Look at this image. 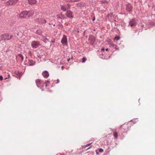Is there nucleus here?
Masks as SVG:
<instances>
[{
    "label": "nucleus",
    "instance_id": "obj_14",
    "mask_svg": "<svg viewBox=\"0 0 155 155\" xmlns=\"http://www.w3.org/2000/svg\"><path fill=\"white\" fill-rule=\"evenodd\" d=\"M126 9L127 11L128 12H131L132 10V7L130 4H127L126 5Z\"/></svg>",
    "mask_w": 155,
    "mask_h": 155
},
{
    "label": "nucleus",
    "instance_id": "obj_29",
    "mask_svg": "<svg viewBox=\"0 0 155 155\" xmlns=\"http://www.w3.org/2000/svg\"><path fill=\"white\" fill-rule=\"evenodd\" d=\"M3 78L2 76L1 75L0 76V80L2 81L3 80Z\"/></svg>",
    "mask_w": 155,
    "mask_h": 155
},
{
    "label": "nucleus",
    "instance_id": "obj_22",
    "mask_svg": "<svg viewBox=\"0 0 155 155\" xmlns=\"http://www.w3.org/2000/svg\"><path fill=\"white\" fill-rule=\"evenodd\" d=\"M86 60V59L84 57L82 58V62L83 63L85 62Z\"/></svg>",
    "mask_w": 155,
    "mask_h": 155
},
{
    "label": "nucleus",
    "instance_id": "obj_20",
    "mask_svg": "<svg viewBox=\"0 0 155 155\" xmlns=\"http://www.w3.org/2000/svg\"><path fill=\"white\" fill-rule=\"evenodd\" d=\"M113 135L115 138H117L118 136V133L117 132H113Z\"/></svg>",
    "mask_w": 155,
    "mask_h": 155
},
{
    "label": "nucleus",
    "instance_id": "obj_6",
    "mask_svg": "<svg viewBox=\"0 0 155 155\" xmlns=\"http://www.w3.org/2000/svg\"><path fill=\"white\" fill-rule=\"evenodd\" d=\"M137 24V22L134 19L130 20L129 22V25L131 27L135 26Z\"/></svg>",
    "mask_w": 155,
    "mask_h": 155
},
{
    "label": "nucleus",
    "instance_id": "obj_17",
    "mask_svg": "<svg viewBox=\"0 0 155 155\" xmlns=\"http://www.w3.org/2000/svg\"><path fill=\"white\" fill-rule=\"evenodd\" d=\"M17 59H20L21 61H22L24 59V58L22 54H19L16 57Z\"/></svg>",
    "mask_w": 155,
    "mask_h": 155
},
{
    "label": "nucleus",
    "instance_id": "obj_37",
    "mask_svg": "<svg viewBox=\"0 0 155 155\" xmlns=\"http://www.w3.org/2000/svg\"><path fill=\"white\" fill-rule=\"evenodd\" d=\"M46 83H48L49 82V81H46Z\"/></svg>",
    "mask_w": 155,
    "mask_h": 155
},
{
    "label": "nucleus",
    "instance_id": "obj_19",
    "mask_svg": "<svg viewBox=\"0 0 155 155\" xmlns=\"http://www.w3.org/2000/svg\"><path fill=\"white\" fill-rule=\"evenodd\" d=\"M42 32V31L40 29L36 31V33L38 35H41Z\"/></svg>",
    "mask_w": 155,
    "mask_h": 155
},
{
    "label": "nucleus",
    "instance_id": "obj_5",
    "mask_svg": "<svg viewBox=\"0 0 155 155\" xmlns=\"http://www.w3.org/2000/svg\"><path fill=\"white\" fill-rule=\"evenodd\" d=\"M40 45V42L38 41H33L31 43V46L33 48H36Z\"/></svg>",
    "mask_w": 155,
    "mask_h": 155
},
{
    "label": "nucleus",
    "instance_id": "obj_30",
    "mask_svg": "<svg viewBox=\"0 0 155 155\" xmlns=\"http://www.w3.org/2000/svg\"><path fill=\"white\" fill-rule=\"evenodd\" d=\"M65 1L68 2H71L72 0H65Z\"/></svg>",
    "mask_w": 155,
    "mask_h": 155
},
{
    "label": "nucleus",
    "instance_id": "obj_28",
    "mask_svg": "<svg viewBox=\"0 0 155 155\" xmlns=\"http://www.w3.org/2000/svg\"><path fill=\"white\" fill-rule=\"evenodd\" d=\"M100 152H103L104 151L103 150L102 148H100L99 150Z\"/></svg>",
    "mask_w": 155,
    "mask_h": 155
},
{
    "label": "nucleus",
    "instance_id": "obj_23",
    "mask_svg": "<svg viewBox=\"0 0 155 155\" xmlns=\"http://www.w3.org/2000/svg\"><path fill=\"white\" fill-rule=\"evenodd\" d=\"M120 38L119 36H116L114 38V40H115L117 41L120 40Z\"/></svg>",
    "mask_w": 155,
    "mask_h": 155
},
{
    "label": "nucleus",
    "instance_id": "obj_3",
    "mask_svg": "<svg viewBox=\"0 0 155 155\" xmlns=\"http://www.w3.org/2000/svg\"><path fill=\"white\" fill-rule=\"evenodd\" d=\"M13 35H12L8 34H3L2 35V38L4 40H9L11 39L13 37Z\"/></svg>",
    "mask_w": 155,
    "mask_h": 155
},
{
    "label": "nucleus",
    "instance_id": "obj_39",
    "mask_svg": "<svg viewBox=\"0 0 155 155\" xmlns=\"http://www.w3.org/2000/svg\"><path fill=\"white\" fill-rule=\"evenodd\" d=\"M91 147H89V148H88L87 149V150H88V149H90V148H91Z\"/></svg>",
    "mask_w": 155,
    "mask_h": 155
},
{
    "label": "nucleus",
    "instance_id": "obj_1",
    "mask_svg": "<svg viewBox=\"0 0 155 155\" xmlns=\"http://www.w3.org/2000/svg\"><path fill=\"white\" fill-rule=\"evenodd\" d=\"M35 20L36 22L39 24H44L46 22L45 19L43 18H42L41 16H39L38 18L36 19Z\"/></svg>",
    "mask_w": 155,
    "mask_h": 155
},
{
    "label": "nucleus",
    "instance_id": "obj_38",
    "mask_svg": "<svg viewBox=\"0 0 155 155\" xmlns=\"http://www.w3.org/2000/svg\"><path fill=\"white\" fill-rule=\"evenodd\" d=\"M106 51H108V48H107L106 49Z\"/></svg>",
    "mask_w": 155,
    "mask_h": 155
},
{
    "label": "nucleus",
    "instance_id": "obj_2",
    "mask_svg": "<svg viewBox=\"0 0 155 155\" xmlns=\"http://www.w3.org/2000/svg\"><path fill=\"white\" fill-rule=\"evenodd\" d=\"M130 125L128 124H123L120 126V128L123 129V132L124 133L127 132L130 129Z\"/></svg>",
    "mask_w": 155,
    "mask_h": 155
},
{
    "label": "nucleus",
    "instance_id": "obj_33",
    "mask_svg": "<svg viewBox=\"0 0 155 155\" xmlns=\"http://www.w3.org/2000/svg\"><path fill=\"white\" fill-rule=\"evenodd\" d=\"M57 83H59V79H57Z\"/></svg>",
    "mask_w": 155,
    "mask_h": 155
},
{
    "label": "nucleus",
    "instance_id": "obj_40",
    "mask_svg": "<svg viewBox=\"0 0 155 155\" xmlns=\"http://www.w3.org/2000/svg\"><path fill=\"white\" fill-rule=\"evenodd\" d=\"M7 78H5V80L7 79Z\"/></svg>",
    "mask_w": 155,
    "mask_h": 155
},
{
    "label": "nucleus",
    "instance_id": "obj_43",
    "mask_svg": "<svg viewBox=\"0 0 155 155\" xmlns=\"http://www.w3.org/2000/svg\"><path fill=\"white\" fill-rule=\"evenodd\" d=\"M94 18L93 19V21H94Z\"/></svg>",
    "mask_w": 155,
    "mask_h": 155
},
{
    "label": "nucleus",
    "instance_id": "obj_4",
    "mask_svg": "<svg viewBox=\"0 0 155 155\" xmlns=\"http://www.w3.org/2000/svg\"><path fill=\"white\" fill-rule=\"evenodd\" d=\"M18 2V0H9L5 2L7 6L15 5Z\"/></svg>",
    "mask_w": 155,
    "mask_h": 155
},
{
    "label": "nucleus",
    "instance_id": "obj_21",
    "mask_svg": "<svg viewBox=\"0 0 155 155\" xmlns=\"http://www.w3.org/2000/svg\"><path fill=\"white\" fill-rule=\"evenodd\" d=\"M61 9L63 11H65L66 10V8L64 6H61Z\"/></svg>",
    "mask_w": 155,
    "mask_h": 155
},
{
    "label": "nucleus",
    "instance_id": "obj_18",
    "mask_svg": "<svg viewBox=\"0 0 155 155\" xmlns=\"http://www.w3.org/2000/svg\"><path fill=\"white\" fill-rule=\"evenodd\" d=\"M28 3L30 5L34 4L37 3L36 0H28Z\"/></svg>",
    "mask_w": 155,
    "mask_h": 155
},
{
    "label": "nucleus",
    "instance_id": "obj_13",
    "mask_svg": "<svg viewBox=\"0 0 155 155\" xmlns=\"http://www.w3.org/2000/svg\"><path fill=\"white\" fill-rule=\"evenodd\" d=\"M61 42L64 45H66L67 44V38L65 35H64L63 38L61 41Z\"/></svg>",
    "mask_w": 155,
    "mask_h": 155
},
{
    "label": "nucleus",
    "instance_id": "obj_8",
    "mask_svg": "<svg viewBox=\"0 0 155 155\" xmlns=\"http://www.w3.org/2000/svg\"><path fill=\"white\" fill-rule=\"evenodd\" d=\"M19 16L21 18H26L27 17L26 11H23L21 13Z\"/></svg>",
    "mask_w": 155,
    "mask_h": 155
},
{
    "label": "nucleus",
    "instance_id": "obj_25",
    "mask_svg": "<svg viewBox=\"0 0 155 155\" xmlns=\"http://www.w3.org/2000/svg\"><path fill=\"white\" fill-rule=\"evenodd\" d=\"M43 40H44V41H45V42L47 40V39L46 37L45 36H43Z\"/></svg>",
    "mask_w": 155,
    "mask_h": 155
},
{
    "label": "nucleus",
    "instance_id": "obj_10",
    "mask_svg": "<svg viewBox=\"0 0 155 155\" xmlns=\"http://www.w3.org/2000/svg\"><path fill=\"white\" fill-rule=\"evenodd\" d=\"M27 17H29L33 15L34 14V11L33 10H30L28 11H26Z\"/></svg>",
    "mask_w": 155,
    "mask_h": 155
},
{
    "label": "nucleus",
    "instance_id": "obj_15",
    "mask_svg": "<svg viewBox=\"0 0 155 155\" xmlns=\"http://www.w3.org/2000/svg\"><path fill=\"white\" fill-rule=\"evenodd\" d=\"M43 76L45 78H48L49 76L48 72L46 71H44L42 73Z\"/></svg>",
    "mask_w": 155,
    "mask_h": 155
},
{
    "label": "nucleus",
    "instance_id": "obj_26",
    "mask_svg": "<svg viewBox=\"0 0 155 155\" xmlns=\"http://www.w3.org/2000/svg\"><path fill=\"white\" fill-rule=\"evenodd\" d=\"M102 3H106L107 4H108V2L107 1H102Z\"/></svg>",
    "mask_w": 155,
    "mask_h": 155
},
{
    "label": "nucleus",
    "instance_id": "obj_36",
    "mask_svg": "<svg viewBox=\"0 0 155 155\" xmlns=\"http://www.w3.org/2000/svg\"><path fill=\"white\" fill-rule=\"evenodd\" d=\"M70 60V58H68V60H68V61H69Z\"/></svg>",
    "mask_w": 155,
    "mask_h": 155
},
{
    "label": "nucleus",
    "instance_id": "obj_7",
    "mask_svg": "<svg viewBox=\"0 0 155 155\" xmlns=\"http://www.w3.org/2000/svg\"><path fill=\"white\" fill-rule=\"evenodd\" d=\"M85 3L83 2H80V3L76 4V6L78 8L81 9L85 6Z\"/></svg>",
    "mask_w": 155,
    "mask_h": 155
},
{
    "label": "nucleus",
    "instance_id": "obj_9",
    "mask_svg": "<svg viewBox=\"0 0 155 155\" xmlns=\"http://www.w3.org/2000/svg\"><path fill=\"white\" fill-rule=\"evenodd\" d=\"M72 12L70 10H68L67 11L66 15V16L69 18H73V16L72 15Z\"/></svg>",
    "mask_w": 155,
    "mask_h": 155
},
{
    "label": "nucleus",
    "instance_id": "obj_35",
    "mask_svg": "<svg viewBox=\"0 0 155 155\" xmlns=\"http://www.w3.org/2000/svg\"><path fill=\"white\" fill-rule=\"evenodd\" d=\"M96 154H99V153H98V152H97V150H96Z\"/></svg>",
    "mask_w": 155,
    "mask_h": 155
},
{
    "label": "nucleus",
    "instance_id": "obj_16",
    "mask_svg": "<svg viewBox=\"0 0 155 155\" xmlns=\"http://www.w3.org/2000/svg\"><path fill=\"white\" fill-rule=\"evenodd\" d=\"M35 64V61L30 59L28 60V65L29 66H33Z\"/></svg>",
    "mask_w": 155,
    "mask_h": 155
},
{
    "label": "nucleus",
    "instance_id": "obj_31",
    "mask_svg": "<svg viewBox=\"0 0 155 155\" xmlns=\"http://www.w3.org/2000/svg\"><path fill=\"white\" fill-rule=\"evenodd\" d=\"M67 5V6L68 7V8H70L71 6V5L69 4H68Z\"/></svg>",
    "mask_w": 155,
    "mask_h": 155
},
{
    "label": "nucleus",
    "instance_id": "obj_12",
    "mask_svg": "<svg viewBox=\"0 0 155 155\" xmlns=\"http://www.w3.org/2000/svg\"><path fill=\"white\" fill-rule=\"evenodd\" d=\"M88 41L90 44H93L94 42L95 39L93 36H91L88 38Z\"/></svg>",
    "mask_w": 155,
    "mask_h": 155
},
{
    "label": "nucleus",
    "instance_id": "obj_24",
    "mask_svg": "<svg viewBox=\"0 0 155 155\" xmlns=\"http://www.w3.org/2000/svg\"><path fill=\"white\" fill-rule=\"evenodd\" d=\"M91 144V143H90L88 144L87 145L84 146L83 147L84 148H85L89 146Z\"/></svg>",
    "mask_w": 155,
    "mask_h": 155
},
{
    "label": "nucleus",
    "instance_id": "obj_11",
    "mask_svg": "<svg viewBox=\"0 0 155 155\" xmlns=\"http://www.w3.org/2000/svg\"><path fill=\"white\" fill-rule=\"evenodd\" d=\"M36 83L37 86L38 87L41 86L42 84H44L43 81L39 79H38L36 80Z\"/></svg>",
    "mask_w": 155,
    "mask_h": 155
},
{
    "label": "nucleus",
    "instance_id": "obj_27",
    "mask_svg": "<svg viewBox=\"0 0 155 155\" xmlns=\"http://www.w3.org/2000/svg\"><path fill=\"white\" fill-rule=\"evenodd\" d=\"M80 0H72L71 2H77L79 1Z\"/></svg>",
    "mask_w": 155,
    "mask_h": 155
},
{
    "label": "nucleus",
    "instance_id": "obj_32",
    "mask_svg": "<svg viewBox=\"0 0 155 155\" xmlns=\"http://www.w3.org/2000/svg\"><path fill=\"white\" fill-rule=\"evenodd\" d=\"M7 74V75L8 76V78L9 77V76H10V74L9 73H5Z\"/></svg>",
    "mask_w": 155,
    "mask_h": 155
},
{
    "label": "nucleus",
    "instance_id": "obj_41",
    "mask_svg": "<svg viewBox=\"0 0 155 155\" xmlns=\"http://www.w3.org/2000/svg\"><path fill=\"white\" fill-rule=\"evenodd\" d=\"M52 42H54V41H52Z\"/></svg>",
    "mask_w": 155,
    "mask_h": 155
},
{
    "label": "nucleus",
    "instance_id": "obj_42",
    "mask_svg": "<svg viewBox=\"0 0 155 155\" xmlns=\"http://www.w3.org/2000/svg\"><path fill=\"white\" fill-rule=\"evenodd\" d=\"M45 86H46V87H47V85H46H46H45Z\"/></svg>",
    "mask_w": 155,
    "mask_h": 155
},
{
    "label": "nucleus",
    "instance_id": "obj_34",
    "mask_svg": "<svg viewBox=\"0 0 155 155\" xmlns=\"http://www.w3.org/2000/svg\"><path fill=\"white\" fill-rule=\"evenodd\" d=\"M104 48H102V49H101V51H104Z\"/></svg>",
    "mask_w": 155,
    "mask_h": 155
}]
</instances>
